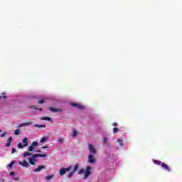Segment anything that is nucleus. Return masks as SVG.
Listing matches in <instances>:
<instances>
[{"instance_id":"b1692460","label":"nucleus","mask_w":182,"mask_h":182,"mask_svg":"<svg viewBox=\"0 0 182 182\" xmlns=\"http://www.w3.org/2000/svg\"><path fill=\"white\" fill-rule=\"evenodd\" d=\"M53 175L46 176V180H50L51 178H53Z\"/></svg>"},{"instance_id":"58836bf2","label":"nucleus","mask_w":182,"mask_h":182,"mask_svg":"<svg viewBox=\"0 0 182 182\" xmlns=\"http://www.w3.org/2000/svg\"><path fill=\"white\" fill-rule=\"evenodd\" d=\"M88 161L90 164H93V163H95V160H89Z\"/></svg>"},{"instance_id":"4c0bfd02","label":"nucleus","mask_w":182,"mask_h":182,"mask_svg":"<svg viewBox=\"0 0 182 182\" xmlns=\"http://www.w3.org/2000/svg\"><path fill=\"white\" fill-rule=\"evenodd\" d=\"M9 176H15V172H10Z\"/></svg>"},{"instance_id":"f257e3e1","label":"nucleus","mask_w":182,"mask_h":182,"mask_svg":"<svg viewBox=\"0 0 182 182\" xmlns=\"http://www.w3.org/2000/svg\"><path fill=\"white\" fill-rule=\"evenodd\" d=\"M91 170H92V168L90 166H87L86 171L84 174L85 180H86V178H87V177H89L90 174H92V172L90 171Z\"/></svg>"},{"instance_id":"6ab92c4d","label":"nucleus","mask_w":182,"mask_h":182,"mask_svg":"<svg viewBox=\"0 0 182 182\" xmlns=\"http://www.w3.org/2000/svg\"><path fill=\"white\" fill-rule=\"evenodd\" d=\"M4 99H6V95H5V94H1L0 96V102H1Z\"/></svg>"},{"instance_id":"37998d69","label":"nucleus","mask_w":182,"mask_h":182,"mask_svg":"<svg viewBox=\"0 0 182 182\" xmlns=\"http://www.w3.org/2000/svg\"><path fill=\"white\" fill-rule=\"evenodd\" d=\"M1 132H2V130H0V133H1Z\"/></svg>"},{"instance_id":"39448f33","label":"nucleus","mask_w":182,"mask_h":182,"mask_svg":"<svg viewBox=\"0 0 182 182\" xmlns=\"http://www.w3.org/2000/svg\"><path fill=\"white\" fill-rule=\"evenodd\" d=\"M35 147H38V141H33L31 146L28 149V151H34Z\"/></svg>"},{"instance_id":"4468645a","label":"nucleus","mask_w":182,"mask_h":182,"mask_svg":"<svg viewBox=\"0 0 182 182\" xmlns=\"http://www.w3.org/2000/svg\"><path fill=\"white\" fill-rule=\"evenodd\" d=\"M32 124V122H25V123H21L18 127L21 128V127H23L25 126H31Z\"/></svg>"},{"instance_id":"6e6552de","label":"nucleus","mask_w":182,"mask_h":182,"mask_svg":"<svg viewBox=\"0 0 182 182\" xmlns=\"http://www.w3.org/2000/svg\"><path fill=\"white\" fill-rule=\"evenodd\" d=\"M102 143L105 146H109V137H107V136H103V138H102Z\"/></svg>"},{"instance_id":"473e14b6","label":"nucleus","mask_w":182,"mask_h":182,"mask_svg":"<svg viewBox=\"0 0 182 182\" xmlns=\"http://www.w3.org/2000/svg\"><path fill=\"white\" fill-rule=\"evenodd\" d=\"M88 160H93V155L92 154H90L88 156Z\"/></svg>"},{"instance_id":"f8f14e48","label":"nucleus","mask_w":182,"mask_h":182,"mask_svg":"<svg viewBox=\"0 0 182 182\" xmlns=\"http://www.w3.org/2000/svg\"><path fill=\"white\" fill-rule=\"evenodd\" d=\"M23 167H29V163H28L26 161H23L19 163Z\"/></svg>"},{"instance_id":"0eeeda50","label":"nucleus","mask_w":182,"mask_h":182,"mask_svg":"<svg viewBox=\"0 0 182 182\" xmlns=\"http://www.w3.org/2000/svg\"><path fill=\"white\" fill-rule=\"evenodd\" d=\"M70 105L73 106V107H76L77 109H79L80 110L84 108V107L79 103L72 102Z\"/></svg>"},{"instance_id":"72a5a7b5","label":"nucleus","mask_w":182,"mask_h":182,"mask_svg":"<svg viewBox=\"0 0 182 182\" xmlns=\"http://www.w3.org/2000/svg\"><path fill=\"white\" fill-rule=\"evenodd\" d=\"M16 152V149L15 148H13L11 150V154H14V153Z\"/></svg>"},{"instance_id":"c9c22d12","label":"nucleus","mask_w":182,"mask_h":182,"mask_svg":"<svg viewBox=\"0 0 182 182\" xmlns=\"http://www.w3.org/2000/svg\"><path fill=\"white\" fill-rule=\"evenodd\" d=\"M14 180H15L16 181H19L20 178L19 177H15V178H14Z\"/></svg>"},{"instance_id":"412c9836","label":"nucleus","mask_w":182,"mask_h":182,"mask_svg":"<svg viewBox=\"0 0 182 182\" xmlns=\"http://www.w3.org/2000/svg\"><path fill=\"white\" fill-rule=\"evenodd\" d=\"M30 109H34L35 110H40V112H42V108L38 109L36 107H31Z\"/></svg>"},{"instance_id":"a19ab883","label":"nucleus","mask_w":182,"mask_h":182,"mask_svg":"<svg viewBox=\"0 0 182 182\" xmlns=\"http://www.w3.org/2000/svg\"><path fill=\"white\" fill-rule=\"evenodd\" d=\"M42 149H48V146H43Z\"/></svg>"},{"instance_id":"7ed1b4c3","label":"nucleus","mask_w":182,"mask_h":182,"mask_svg":"<svg viewBox=\"0 0 182 182\" xmlns=\"http://www.w3.org/2000/svg\"><path fill=\"white\" fill-rule=\"evenodd\" d=\"M72 170V166H68V168H63L60 170V176H63L66 174L67 171H70Z\"/></svg>"},{"instance_id":"f704fd0d","label":"nucleus","mask_w":182,"mask_h":182,"mask_svg":"<svg viewBox=\"0 0 182 182\" xmlns=\"http://www.w3.org/2000/svg\"><path fill=\"white\" fill-rule=\"evenodd\" d=\"M40 105H42L43 103H45V100H41L38 102Z\"/></svg>"},{"instance_id":"c756f323","label":"nucleus","mask_w":182,"mask_h":182,"mask_svg":"<svg viewBox=\"0 0 182 182\" xmlns=\"http://www.w3.org/2000/svg\"><path fill=\"white\" fill-rule=\"evenodd\" d=\"M154 162L155 163V164H158L159 166H160V164H161V161H156V160H154Z\"/></svg>"},{"instance_id":"2f4dec72","label":"nucleus","mask_w":182,"mask_h":182,"mask_svg":"<svg viewBox=\"0 0 182 182\" xmlns=\"http://www.w3.org/2000/svg\"><path fill=\"white\" fill-rule=\"evenodd\" d=\"M6 134H8V132H4L3 134H1L0 136L1 137H5L6 136Z\"/></svg>"},{"instance_id":"5701e85b","label":"nucleus","mask_w":182,"mask_h":182,"mask_svg":"<svg viewBox=\"0 0 182 182\" xmlns=\"http://www.w3.org/2000/svg\"><path fill=\"white\" fill-rule=\"evenodd\" d=\"M28 156H31V154H29L28 152H24L23 154V157H28Z\"/></svg>"},{"instance_id":"a878e982","label":"nucleus","mask_w":182,"mask_h":182,"mask_svg":"<svg viewBox=\"0 0 182 182\" xmlns=\"http://www.w3.org/2000/svg\"><path fill=\"white\" fill-rule=\"evenodd\" d=\"M35 161H36V160H29V163L32 166H35Z\"/></svg>"},{"instance_id":"a211bd4d","label":"nucleus","mask_w":182,"mask_h":182,"mask_svg":"<svg viewBox=\"0 0 182 182\" xmlns=\"http://www.w3.org/2000/svg\"><path fill=\"white\" fill-rule=\"evenodd\" d=\"M77 131H76V129H73V137H77Z\"/></svg>"},{"instance_id":"79ce46f5","label":"nucleus","mask_w":182,"mask_h":182,"mask_svg":"<svg viewBox=\"0 0 182 182\" xmlns=\"http://www.w3.org/2000/svg\"><path fill=\"white\" fill-rule=\"evenodd\" d=\"M36 151H37V153H41V150H38Z\"/></svg>"},{"instance_id":"f03ea898","label":"nucleus","mask_w":182,"mask_h":182,"mask_svg":"<svg viewBox=\"0 0 182 182\" xmlns=\"http://www.w3.org/2000/svg\"><path fill=\"white\" fill-rule=\"evenodd\" d=\"M79 168V164H76L74 167V169L68 175V178H70L71 177H73L75 173L77 171V169Z\"/></svg>"},{"instance_id":"2eb2a0df","label":"nucleus","mask_w":182,"mask_h":182,"mask_svg":"<svg viewBox=\"0 0 182 182\" xmlns=\"http://www.w3.org/2000/svg\"><path fill=\"white\" fill-rule=\"evenodd\" d=\"M22 143H23V147H27V146H28V138H24L22 140Z\"/></svg>"},{"instance_id":"ea45409f","label":"nucleus","mask_w":182,"mask_h":182,"mask_svg":"<svg viewBox=\"0 0 182 182\" xmlns=\"http://www.w3.org/2000/svg\"><path fill=\"white\" fill-rule=\"evenodd\" d=\"M113 126H117V123H114Z\"/></svg>"},{"instance_id":"7c9ffc66","label":"nucleus","mask_w":182,"mask_h":182,"mask_svg":"<svg viewBox=\"0 0 182 182\" xmlns=\"http://www.w3.org/2000/svg\"><path fill=\"white\" fill-rule=\"evenodd\" d=\"M17 146L18 147V149H23V145H22V143H19Z\"/></svg>"},{"instance_id":"f3484780","label":"nucleus","mask_w":182,"mask_h":182,"mask_svg":"<svg viewBox=\"0 0 182 182\" xmlns=\"http://www.w3.org/2000/svg\"><path fill=\"white\" fill-rule=\"evenodd\" d=\"M49 140V136H44L40 140V143H45V141H48Z\"/></svg>"},{"instance_id":"e433bc0d","label":"nucleus","mask_w":182,"mask_h":182,"mask_svg":"<svg viewBox=\"0 0 182 182\" xmlns=\"http://www.w3.org/2000/svg\"><path fill=\"white\" fill-rule=\"evenodd\" d=\"M58 143H63V139H59L58 140Z\"/></svg>"},{"instance_id":"4be33fe9","label":"nucleus","mask_w":182,"mask_h":182,"mask_svg":"<svg viewBox=\"0 0 182 182\" xmlns=\"http://www.w3.org/2000/svg\"><path fill=\"white\" fill-rule=\"evenodd\" d=\"M21 134V132H20L19 129L15 130V132H14L15 136H18V134Z\"/></svg>"},{"instance_id":"1a4fd4ad","label":"nucleus","mask_w":182,"mask_h":182,"mask_svg":"<svg viewBox=\"0 0 182 182\" xmlns=\"http://www.w3.org/2000/svg\"><path fill=\"white\" fill-rule=\"evenodd\" d=\"M117 143H118L119 147H123V146H124V141L122 138L117 139Z\"/></svg>"},{"instance_id":"dca6fc26","label":"nucleus","mask_w":182,"mask_h":182,"mask_svg":"<svg viewBox=\"0 0 182 182\" xmlns=\"http://www.w3.org/2000/svg\"><path fill=\"white\" fill-rule=\"evenodd\" d=\"M50 112H62V109H56L53 107H50Z\"/></svg>"},{"instance_id":"9b49d317","label":"nucleus","mask_w":182,"mask_h":182,"mask_svg":"<svg viewBox=\"0 0 182 182\" xmlns=\"http://www.w3.org/2000/svg\"><path fill=\"white\" fill-rule=\"evenodd\" d=\"M161 167H163L164 170H166V171H171L170 167H168V166L164 163L161 164Z\"/></svg>"},{"instance_id":"9d476101","label":"nucleus","mask_w":182,"mask_h":182,"mask_svg":"<svg viewBox=\"0 0 182 182\" xmlns=\"http://www.w3.org/2000/svg\"><path fill=\"white\" fill-rule=\"evenodd\" d=\"M12 140H14V138H12V136L9 137V139H7V142L5 144V146L9 147V146H11Z\"/></svg>"},{"instance_id":"aec40b11","label":"nucleus","mask_w":182,"mask_h":182,"mask_svg":"<svg viewBox=\"0 0 182 182\" xmlns=\"http://www.w3.org/2000/svg\"><path fill=\"white\" fill-rule=\"evenodd\" d=\"M14 164H15V161H12L9 164L7 165V167H9V168H11V167H12Z\"/></svg>"},{"instance_id":"20e7f679","label":"nucleus","mask_w":182,"mask_h":182,"mask_svg":"<svg viewBox=\"0 0 182 182\" xmlns=\"http://www.w3.org/2000/svg\"><path fill=\"white\" fill-rule=\"evenodd\" d=\"M46 154H33L31 157L28 159V160H35V159L38 157H46Z\"/></svg>"},{"instance_id":"393cba45","label":"nucleus","mask_w":182,"mask_h":182,"mask_svg":"<svg viewBox=\"0 0 182 182\" xmlns=\"http://www.w3.org/2000/svg\"><path fill=\"white\" fill-rule=\"evenodd\" d=\"M117 132H119V129L114 127V128L113 129V134H116V133H117Z\"/></svg>"},{"instance_id":"cd10ccee","label":"nucleus","mask_w":182,"mask_h":182,"mask_svg":"<svg viewBox=\"0 0 182 182\" xmlns=\"http://www.w3.org/2000/svg\"><path fill=\"white\" fill-rule=\"evenodd\" d=\"M83 173H85V169H84V168H81V169L78 171V174H83Z\"/></svg>"},{"instance_id":"ddd939ff","label":"nucleus","mask_w":182,"mask_h":182,"mask_svg":"<svg viewBox=\"0 0 182 182\" xmlns=\"http://www.w3.org/2000/svg\"><path fill=\"white\" fill-rule=\"evenodd\" d=\"M43 168H45V166H38L37 168L33 169V171H34V173H38L41 171V170H42Z\"/></svg>"},{"instance_id":"c85d7f7f","label":"nucleus","mask_w":182,"mask_h":182,"mask_svg":"<svg viewBox=\"0 0 182 182\" xmlns=\"http://www.w3.org/2000/svg\"><path fill=\"white\" fill-rule=\"evenodd\" d=\"M41 120H48V122H50V118H49V117H43V118H41Z\"/></svg>"},{"instance_id":"423d86ee","label":"nucleus","mask_w":182,"mask_h":182,"mask_svg":"<svg viewBox=\"0 0 182 182\" xmlns=\"http://www.w3.org/2000/svg\"><path fill=\"white\" fill-rule=\"evenodd\" d=\"M88 150L91 154H96V149L92 144H88Z\"/></svg>"},{"instance_id":"bb28decb","label":"nucleus","mask_w":182,"mask_h":182,"mask_svg":"<svg viewBox=\"0 0 182 182\" xmlns=\"http://www.w3.org/2000/svg\"><path fill=\"white\" fill-rule=\"evenodd\" d=\"M34 127L42 128V127H46V126H45V125L36 124V125H34Z\"/></svg>"}]
</instances>
